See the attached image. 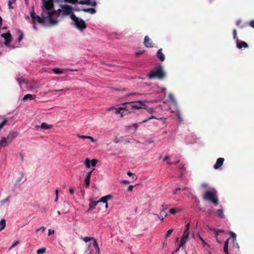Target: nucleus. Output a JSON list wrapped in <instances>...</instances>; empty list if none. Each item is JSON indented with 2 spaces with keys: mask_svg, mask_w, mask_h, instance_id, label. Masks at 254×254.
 <instances>
[{
  "mask_svg": "<svg viewBox=\"0 0 254 254\" xmlns=\"http://www.w3.org/2000/svg\"><path fill=\"white\" fill-rule=\"evenodd\" d=\"M157 119V118L156 117H155V116H151V117H150L149 118H148L147 119H145L144 120H143V121L141 122V123H146L147 122V121L150 120L151 119Z\"/></svg>",
  "mask_w": 254,
  "mask_h": 254,
  "instance_id": "obj_36",
  "label": "nucleus"
},
{
  "mask_svg": "<svg viewBox=\"0 0 254 254\" xmlns=\"http://www.w3.org/2000/svg\"><path fill=\"white\" fill-rule=\"evenodd\" d=\"M173 231V229H169L166 233L165 235V238H168L172 233Z\"/></svg>",
  "mask_w": 254,
  "mask_h": 254,
  "instance_id": "obj_35",
  "label": "nucleus"
},
{
  "mask_svg": "<svg viewBox=\"0 0 254 254\" xmlns=\"http://www.w3.org/2000/svg\"><path fill=\"white\" fill-rule=\"evenodd\" d=\"M233 247L237 248L238 249H239L240 247L238 243L236 241L233 242Z\"/></svg>",
  "mask_w": 254,
  "mask_h": 254,
  "instance_id": "obj_48",
  "label": "nucleus"
},
{
  "mask_svg": "<svg viewBox=\"0 0 254 254\" xmlns=\"http://www.w3.org/2000/svg\"><path fill=\"white\" fill-rule=\"evenodd\" d=\"M41 16L42 17H41L37 15L34 19H32L31 23L38 22L42 25H44L45 24L46 19H48L47 17V14H46L44 11H42L41 13Z\"/></svg>",
  "mask_w": 254,
  "mask_h": 254,
  "instance_id": "obj_7",
  "label": "nucleus"
},
{
  "mask_svg": "<svg viewBox=\"0 0 254 254\" xmlns=\"http://www.w3.org/2000/svg\"><path fill=\"white\" fill-rule=\"evenodd\" d=\"M229 234H230V235L231 236V237L233 239V242L236 241V234L234 232H232V231H230Z\"/></svg>",
  "mask_w": 254,
  "mask_h": 254,
  "instance_id": "obj_32",
  "label": "nucleus"
},
{
  "mask_svg": "<svg viewBox=\"0 0 254 254\" xmlns=\"http://www.w3.org/2000/svg\"><path fill=\"white\" fill-rule=\"evenodd\" d=\"M144 45L147 48H152L153 47L152 42L150 39L149 38L148 36H145L144 38Z\"/></svg>",
  "mask_w": 254,
  "mask_h": 254,
  "instance_id": "obj_12",
  "label": "nucleus"
},
{
  "mask_svg": "<svg viewBox=\"0 0 254 254\" xmlns=\"http://www.w3.org/2000/svg\"><path fill=\"white\" fill-rule=\"evenodd\" d=\"M242 21L241 20H238L236 22V25L237 26H239L240 24H241Z\"/></svg>",
  "mask_w": 254,
  "mask_h": 254,
  "instance_id": "obj_62",
  "label": "nucleus"
},
{
  "mask_svg": "<svg viewBox=\"0 0 254 254\" xmlns=\"http://www.w3.org/2000/svg\"><path fill=\"white\" fill-rule=\"evenodd\" d=\"M165 72L163 70L161 65L157 67L155 69L150 71L148 75L149 79L158 78L159 79H162L165 76Z\"/></svg>",
  "mask_w": 254,
  "mask_h": 254,
  "instance_id": "obj_4",
  "label": "nucleus"
},
{
  "mask_svg": "<svg viewBox=\"0 0 254 254\" xmlns=\"http://www.w3.org/2000/svg\"><path fill=\"white\" fill-rule=\"evenodd\" d=\"M133 187H134L133 186H131V185L129 186L128 187V188H127V191H132Z\"/></svg>",
  "mask_w": 254,
  "mask_h": 254,
  "instance_id": "obj_52",
  "label": "nucleus"
},
{
  "mask_svg": "<svg viewBox=\"0 0 254 254\" xmlns=\"http://www.w3.org/2000/svg\"><path fill=\"white\" fill-rule=\"evenodd\" d=\"M19 243V242L18 241H16V242H15L12 245V246L10 247V249H12L14 247H15L16 246H17L18 244Z\"/></svg>",
  "mask_w": 254,
  "mask_h": 254,
  "instance_id": "obj_53",
  "label": "nucleus"
},
{
  "mask_svg": "<svg viewBox=\"0 0 254 254\" xmlns=\"http://www.w3.org/2000/svg\"><path fill=\"white\" fill-rule=\"evenodd\" d=\"M77 136L78 138L82 139H87L88 138V136L86 135L77 134Z\"/></svg>",
  "mask_w": 254,
  "mask_h": 254,
  "instance_id": "obj_47",
  "label": "nucleus"
},
{
  "mask_svg": "<svg viewBox=\"0 0 254 254\" xmlns=\"http://www.w3.org/2000/svg\"><path fill=\"white\" fill-rule=\"evenodd\" d=\"M122 183L124 184H128L129 183V182L126 180H124L122 181Z\"/></svg>",
  "mask_w": 254,
  "mask_h": 254,
  "instance_id": "obj_59",
  "label": "nucleus"
},
{
  "mask_svg": "<svg viewBox=\"0 0 254 254\" xmlns=\"http://www.w3.org/2000/svg\"><path fill=\"white\" fill-rule=\"evenodd\" d=\"M88 139H90L91 140V141L93 142H95L96 141V140L94 139L92 137L90 136H88Z\"/></svg>",
  "mask_w": 254,
  "mask_h": 254,
  "instance_id": "obj_60",
  "label": "nucleus"
},
{
  "mask_svg": "<svg viewBox=\"0 0 254 254\" xmlns=\"http://www.w3.org/2000/svg\"><path fill=\"white\" fill-rule=\"evenodd\" d=\"M17 135V133L15 131H10L8 134L7 137H6V140L8 141V143H10L11 142L13 139L16 137Z\"/></svg>",
  "mask_w": 254,
  "mask_h": 254,
  "instance_id": "obj_15",
  "label": "nucleus"
},
{
  "mask_svg": "<svg viewBox=\"0 0 254 254\" xmlns=\"http://www.w3.org/2000/svg\"><path fill=\"white\" fill-rule=\"evenodd\" d=\"M216 214L219 217L221 218H224V211L222 209H218L216 212Z\"/></svg>",
  "mask_w": 254,
  "mask_h": 254,
  "instance_id": "obj_23",
  "label": "nucleus"
},
{
  "mask_svg": "<svg viewBox=\"0 0 254 254\" xmlns=\"http://www.w3.org/2000/svg\"><path fill=\"white\" fill-rule=\"evenodd\" d=\"M131 102H126L122 105V106L120 107V109H121L123 111L125 112V114H123V113H122L121 114V117H123L124 115H127V114H131V113H134L133 111H132L131 110L132 109Z\"/></svg>",
  "mask_w": 254,
  "mask_h": 254,
  "instance_id": "obj_6",
  "label": "nucleus"
},
{
  "mask_svg": "<svg viewBox=\"0 0 254 254\" xmlns=\"http://www.w3.org/2000/svg\"><path fill=\"white\" fill-rule=\"evenodd\" d=\"M42 11L47 14L50 24L52 25L57 24L59 21L57 19L53 18V16L55 15L54 10L50 11L54 8V0H43Z\"/></svg>",
  "mask_w": 254,
  "mask_h": 254,
  "instance_id": "obj_1",
  "label": "nucleus"
},
{
  "mask_svg": "<svg viewBox=\"0 0 254 254\" xmlns=\"http://www.w3.org/2000/svg\"><path fill=\"white\" fill-rule=\"evenodd\" d=\"M8 142L6 137H3L0 141V147L6 146V143Z\"/></svg>",
  "mask_w": 254,
  "mask_h": 254,
  "instance_id": "obj_21",
  "label": "nucleus"
},
{
  "mask_svg": "<svg viewBox=\"0 0 254 254\" xmlns=\"http://www.w3.org/2000/svg\"><path fill=\"white\" fill-rule=\"evenodd\" d=\"M60 9L58 10H54V13L57 17L60 15H69L71 18V15L74 14L73 13V8L68 4H61L60 5Z\"/></svg>",
  "mask_w": 254,
  "mask_h": 254,
  "instance_id": "obj_2",
  "label": "nucleus"
},
{
  "mask_svg": "<svg viewBox=\"0 0 254 254\" xmlns=\"http://www.w3.org/2000/svg\"><path fill=\"white\" fill-rule=\"evenodd\" d=\"M53 71L57 74H61L63 73V71L62 69L60 68H54L53 69Z\"/></svg>",
  "mask_w": 254,
  "mask_h": 254,
  "instance_id": "obj_26",
  "label": "nucleus"
},
{
  "mask_svg": "<svg viewBox=\"0 0 254 254\" xmlns=\"http://www.w3.org/2000/svg\"><path fill=\"white\" fill-rule=\"evenodd\" d=\"M224 159L223 158L220 157L217 159L216 163L214 165V168L215 169H218L221 167L224 163Z\"/></svg>",
  "mask_w": 254,
  "mask_h": 254,
  "instance_id": "obj_14",
  "label": "nucleus"
},
{
  "mask_svg": "<svg viewBox=\"0 0 254 254\" xmlns=\"http://www.w3.org/2000/svg\"><path fill=\"white\" fill-rule=\"evenodd\" d=\"M20 34L17 39V41L19 42H20L22 41V40L24 37V34L21 31H20Z\"/></svg>",
  "mask_w": 254,
  "mask_h": 254,
  "instance_id": "obj_40",
  "label": "nucleus"
},
{
  "mask_svg": "<svg viewBox=\"0 0 254 254\" xmlns=\"http://www.w3.org/2000/svg\"><path fill=\"white\" fill-rule=\"evenodd\" d=\"M233 38L234 39H237V40L238 39H237V31L236 29L233 30Z\"/></svg>",
  "mask_w": 254,
  "mask_h": 254,
  "instance_id": "obj_44",
  "label": "nucleus"
},
{
  "mask_svg": "<svg viewBox=\"0 0 254 254\" xmlns=\"http://www.w3.org/2000/svg\"><path fill=\"white\" fill-rule=\"evenodd\" d=\"M189 231H187V230L185 229V230L184 232L183 235L187 236V237H189Z\"/></svg>",
  "mask_w": 254,
  "mask_h": 254,
  "instance_id": "obj_56",
  "label": "nucleus"
},
{
  "mask_svg": "<svg viewBox=\"0 0 254 254\" xmlns=\"http://www.w3.org/2000/svg\"><path fill=\"white\" fill-rule=\"evenodd\" d=\"M107 201H108V200L106 199V198L105 197V196L102 197L99 200H98V201H99V202H102L105 203H107Z\"/></svg>",
  "mask_w": 254,
  "mask_h": 254,
  "instance_id": "obj_41",
  "label": "nucleus"
},
{
  "mask_svg": "<svg viewBox=\"0 0 254 254\" xmlns=\"http://www.w3.org/2000/svg\"><path fill=\"white\" fill-rule=\"evenodd\" d=\"M147 111H148V113H149L150 114H151V113H153L155 112V110H154V109L153 108H148V109H147Z\"/></svg>",
  "mask_w": 254,
  "mask_h": 254,
  "instance_id": "obj_50",
  "label": "nucleus"
},
{
  "mask_svg": "<svg viewBox=\"0 0 254 254\" xmlns=\"http://www.w3.org/2000/svg\"><path fill=\"white\" fill-rule=\"evenodd\" d=\"M93 171H89L88 172L86 175V178H90V177H91V174H92V172Z\"/></svg>",
  "mask_w": 254,
  "mask_h": 254,
  "instance_id": "obj_51",
  "label": "nucleus"
},
{
  "mask_svg": "<svg viewBox=\"0 0 254 254\" xmlns=\"http://www.w3.org/2000/svg\"><path fill=\"white\" fill-rule=\"evenodd\" d=\"M93 247L96 249L98 248L99 247H98V244H97V241L95 240V239H94L93 240Z\"/></svg>",
  "mask_w": 254,
  "mask_h": 254,
  "instance_id": "obj_45",
  "label": "nucleus"
},
{
  "mask_svg": "<svg viewBox=\"0 0 254 254\" xmlns=\"http://www.w3.org/2000/svg\"><path fill=\"white\" fill-rule=\"evenodd\" d=\"M65 2L71 3V4H76L78 3V0H64Z\"/></svg>",
  "mask_w": 254,
  "mask_h": 254,
  "instance_id": "obj_31",
  "label": "nucleus"
},
{
  "mask_svg": "<svg viewBox=\"0 0 254 254\" xmlns=\"http://www.w3.org/2000/svg\"><path fill=\"white\" fill-rule=\"evenodd\" d=\"M203 199L211 202L215 205L218 204V199L216 194V191L214 189L205 191L203 194Z\"/></svg>",
  "mask_w": 254,
  "mask_h": 254,
  "instance_id": "obj_3",
  "label": "nucleus"
},
{
  "mask_svg": "<svg viewBox=\"0 0 254 254\" xmlns=\"http://www.w3.org/2000/svg\"><path fill=\"white\" fill-rule=\"evenodd\" d=\"M132 109H147V106L144 104V102L141 101H137L131 102Z\"/></svg>",
  "mask_w": 254,
  "mask_h": 254,
  "instance_id": "obj_8",
  "label": "nucleus"
},
{
  "mask_svg": "<svg viewBox=\"0 0 254 254\" xmlns=\"http://www.w3.org/2000/svg\"><path fill=\"white\" fill-rule=\"evenodd\" d=\"M0 225L1 226V228L0 229V231L4 229L6 226V221L5 220L3 219H1L0 221Z\"/></svg>",
  "mask_w": 254,
  "mask_h": 254,
  "instance_id": "obj_24",
  "label": "nucleus"
},
{
  "mask_svg": "<svg viewBox=\"0 0 254 254\" xmlns=\"http://www.w3.org/2000/svg\"><path fill=\"white\" fill-rule=\"evenodd\" d=\"M98 203H99V201H95L92 199H90L89 207L87 210V212H89L92 211L95 208Z\"/></svg>",
  "mask_w": 254,
  "mask_h": 254,
  "instance_id": "obj_11",
  "label": "nucleus"
},
{
  "mask_svg": "<svg viewBox=\"0 0 254 254\" xmlns=\"http://www.w3.org/2000/svg\"><path fill=\"white\" fill-rule=\"evenodd\" d=\"M122 110L121 109H120V107L118 108H117L116 109V114H118L121 113V111Z\"/></svg>",
  "mask_w": 254,
  "mask_h": 254,
  "instance_id": "obj_57",
  "label": "nucleus"
},
{
  "mask_svg": "<svg viewBox=\"0 0 254 254\" xmlns=\"http://www.w3.org/2000/svg\"><path fill=\"white\" fill-rule=\"evenodd\" d=\"M46 252V249L45 248H41L39 249L37 251V253L38 254H42Z\"/></svg>",
  "mask_w": 254,
  "mask_h": 254,
  "instance_id": "obj_37",
  "label": "nucleus"
},
{
  "mask_svg": "<svg viewBox=\"0 0 254 254\" xmlns=\"http://www.w3.org/2000/svg\"><path fill=\"white\" fill-rule=\"evenodd\" d=\"M207 186H208V185H207V184H206V183H202V184H201V187H202V188H207Z\"/></svg>",
  "mask_w": 254,
  "mask_h": 254,
  "instance_id": "obj_61",
  "label": "nucleus"
},
{
  "mask_svg": "<svg viewBox=\"0 0 254 254\" xmlns=\"http://www.w3.org/2000/svg\"><path fill=\"white\" fill-rule=\"evenodd\" d=\"M71 19L74 21L76 27L80 31H82L86 28L87 25L85 21L82 19L77 17L75 14L71 15Z\"/></svg>",
  "mask_w": 254,
  "mask_h": 254,
  "instance_id": "obj_5",
  "label": "nucleus"
},
{
  "mask_svg": "<svg viewBox=\"0 0 254 254\" xmlns=\"http://www.w3.org/2000/svg\"><path fill=\"white\" fill-rule=\"evenodd\" d=\"M52 127V125H48L45 123H42L41 125V128L42 129H47L51 128Z\"/></svg>",
  "mask_w": 254,
  "mask_h": 254,
  "instance_id": "obj_22",
  "label": "nucleus"
},
{
  "mask_svg": "<svg viewBox=\"0 0 254 254\" xmlns=\"http://www.w3.org/2000/svg\"><path fill=\"white\" fill-rule=\"evenodd\" d=\"M33 25V27L34 28V29L35 30H37V27L36 25V23L35 22H34V23H31Z\"/></svg>",
  "mask_w": 254,
  "mask_h": 254,
  "instance_id": "obj_64",
  "label": "nucleus"
},
{
  "mask_svg": "<svg viewBox=\"0 0 254 254\" xmlns=\"http://www.w3.org/2000/svg\"><path fill=\"white\" fill-rule=\"evenodd\" d=\"M94 239L92 237H86L83 238V240L86 242H88L91 240H93Z\"/></svg>",
  "mask_w": 254,
  "mask_h": 254,
  "instance_id": "obj_42",
  "label": "nucleus"
},
{
  "mask_svg": "<svg viewBox=\"0 0 254 254\" xmlns=\"http://www.w3.org/2000/svg\"><path fill=\"white\" fill-rule=\"evenodd\" d=\"M156 56L161 62H163L165 59V55L162 53V49H160L158 51Z\"/></svg>",
  "mask_w": 254,
  "mask_h": 254,
  "instance_id": "obj_16",
  "label": "nucleus"
},
{
  "mask_svg": "<svg viewBox=\"0 0 254 254\" xmlns=\"http://www.w3.org/2000/svg\"><path fill=\"white\" fill-rule=\"evenodd\" d=\"M54 230H51V229H49L48 230V236H50L52 234H54Z\"/></svg>",
  "mask_w": 254,
  "mask_h": 254,
  "instance_id": "obj_58",
  "label": "nucleus"
},
{
  "mask_svg": "<svg viewBox=\"0 0 254 254\" xmlns=\"http://www.w3.org/2000/svg\"><path fill=\"white\" fill-rule=\"evenodd\" d=\"M104 196H105V197L106 198V199H107V200L110 199L112 198V197H113L112 195L111 194H108V195H107Z\"/></svg>",
  "mask_w": 254,
  "mask_h": 254,
  "instance_id": "obj_54",
  "label": "nucleus"
},
{
  "mask_svg": "<svg viewBox=\"0 0 254 254\" xmlns=\"http://www.w3.org/2000/svg\"><path fill=\"white\" fill-rule=\"evenodd\" d=\"M16 80L20 85L24 83L27 84L28 83V80L24 79L23 77L17 78Z\"/></svg>",
  "mask_w": 254,
  "mask_h": 254,
  "instance_id": "obj_20",
  "label": "nucleus"
},
{
  "mask_svg": "<svg viewBox=\"0 0 254 254\" xmlns=\"http://www.w3.org/2000/svg\"><path fill=\"white\" fill-rule=\"evenodd\" d=\"M35 98H36V95L27 94L24 96V97L23 98V100L25 101H26L28 99L30 100H33V99H34Z\"/></svg>",
  "mask_w": 254,
  "mask_h": 254,
  "instance_id": "obj_18",
  "label": "nucleus"
},
{
  "mask_svg": "<svg viewBox=\"0 0 254 254\" xmlns=\"http://www.w3.org/2000/svg\"><path fill=\"white\" fill-rule=\"evenodd\" d=\"M188 238V237L185 236L184 235L183 236V237L181 239V243H180L179 248H184V246L185 245Z\"/></svg>",
  "mask_w": 254,
  "mask_h": 254,
  "instance_id": "obj_19",
  "label": "nucleus"
},
{
  "mask_svg": "<svg viewBox=\"0 0 254 254\" xmlns=\"http://www.w3.org/2000/svg\"><path fill=\"white\" fill-rule=\"evenodd\" d=\"M197 237L199 238V239L202 242L204 246L206 245L208 248L210 247V245L208 243H207L206 242H205V241L203 240V239L201 237V236L199 234H197Z\"/></svg>",
  "mask_w": 254,
  "mask_h": 254,
  "instance_id": "obj_25",
  "label": "nucleus"
},
{
  "mask_svg": "<svg viewBox=\"0 0 254 254\" xmlns=\"http://www.w3.org/2000/svg\"><path fill=\"white\" fill-rule=\"evenodd\" d=\"M69 89L68 88H65L62 89H55L54 90L55 92H66L68 91Z\"/></svg>",
  "mask_w": 254,
  "mask_h": 254,
  "instance_id": "obj_39",
  "label": "nucleus"
},
{
  "mask_svg": "<svg viewBox=\"0 0 254 254\" xmlns=\"http://www.w3.org/2000/svg\"><path fill=\"white\" fill-rule=\"evenodd\" d=\"M169 213L171 214H175L176 210L174 208H172L169 210Z\"/></svg>",
  "mask_w": 254,
  "mask_h": 254,
  "instance_id": "obj_43",
  "label": "nucleus"
},
{
  "mask_svg": "<svg viewBox=\"0 0 254 254\" xmlns=\"http://www.w3.org/2000/svg\"><path fill=\"white\" fill-rule=\"evenodd\" d=\"M224 252H228V245H227L226 244L224 245Z\"/></svg>",
  "mask_w": 254,
  "mask_h": 254,
  "instance_id": "obj_49",
  "label": "nucleus"
},
{
  "mask_svg": "<svg viewBox=\"0 0 254 254\" xmlns=\"http://www.w3.org/2000/svg\"><path fill=\"white\" fill-rule=\"evenodd\" d=\"M69 192L71 194H73L74 192V190L72 188H70L69 189Z\"/></svg>",
  "mask_w": 254,
  "mask_h": 254,
  "instance_id": "obj_63",
  "label": "nucleus"
},
{
  "mask_svg": "<svg viewBox=\"0 0 254 254\" xmlns=\"http://www.w3.org/2000/svg\"><path fill=\"white\" fill-rule=\"evenodd\" d=\"M1 36L5 40L4 42V45L8 46L12 40V36L9 31H8L6 33L2 34Z\"/></svg>",
  "mask_w": 254,
  "mask_h": 254,
  "instance_id": "obj_9",
  "label": "nucleus"
},
{
  "mask_svg": "<svg viewBox=\"0 0 254 254\" xmlns=\"http://www.w3.org/2000/svg\"><path fill=\"white\" fill-rule=\"evenodd\" d=\"M98 162V160L96 159H92L90 161V165L92 167H95L97 163Z\"/></svg>",
  "mask_w": 254,
  "mask_h": 254,
  "instance_id": "obj_33",
  "label": "nucleus"
},
{
  "mask_svg": "<svg viewBox=\"0 0 254 254\" xmlns=\"http://www.w3.org/2000/svg\"><path fill=\"white\" fill-rule=\"evenodd\" d=\"M84 164L87 168H89L90 167V160L89 158H87L85 160Z\"/></svg>",
  "mask_w": 254,
  "mask_h": 254,
  "instance_id": "obj_30",
  "label": "nucleus"
},
{
  "mask_svg": "<svg viewBox=\"0 0 254 254\" xmlns=\"http://www.w3.org/2000/svg\"><path fill=\"white\" fill-rule=\"evenodd\" d=\"M78 3L80 4H86L93 7L96 6L97 4L95 0L90 1V0H78Z\"/></svg>",
  "mask_w": 254,
  "mask_h": 254,
  "instance_id": "obj_10",
  "label": "nucleus"
},
{
  "mask_svg": "<svg viewBox=\"0 0 254 254\" xmlns=\"http://www.w3.org/2000/svg\"><path fill=\"white\" fill-rule=\"evenodd\" d=\"M90 179L86 178H85V184L86 188L89 187L90 184Z\"/></svg>",
  "mask_w": 254,
  "mask_h": 254,
  "instance_id": "obj_34",
  "label": "nucleus"
},
{
  "mask_svg": "<svg viewBox=\"0 0 254 254\" xmlns=\"http://www.w3.org/2000/svg\"><path fill=\"white\" fill-rule=\"evenodd\" d=\"M16 0H9L8 1V6L9 9H13V7L12 6V4L15 2Z\"/></svg>",
  "mask_w": 254,
  "mask_h": 254,
  "instance_id": "obj_28",
  "label": "nucleus"
},
{
  "mask_svg": "<svg viewBox=\"0 0 254 254\" xmlns=\"http://www.w3.org/2000/svg\"><path fill=\"white\" fill-rule=\"evenodd\" d=\"M32 10L30 12V16L32 19H34V18L37 15L34 11V6H32Z\"/></svg>",
  "mask_w": 254,
  "mask_h": 254,
  "instance_id": "obj_29",
  "label": "nucleus"
},
{
  "mask_svg": "<svg viewBox=\"0 0 254 254\" xmlns=\"http://www.w3.org/2000/svg\"><path fill=\"white\" fill-rule=\"evenodd\" d=\"M213 230L215 232V238H216V241L219 243V244H221V241L219 240L218 238V236L219 235V232H217V229H213Z\"/></svg>",
  "mask_w": 254,
  "mask_h": 254,
  "instance_id": "obj_27",
  "label": "nucleus"
},
{
  "mask_svg": "<svg viewBox=\"0 0 254 254\" xmlns=\"http://www.w3.org/2000/svg\"><path fill=\"white\" fill-rule=\"evenodd\" d=\"M249 25L251 27L254 28V20L251 21Z\"/></svg>",
  "mask_w": 254,
  "mask_h": 254,
  "instance_id": "obj_55",
  "label": "nucleus"
},
{
  "mask_svg": "<svg viewBox=\"0 0 254 254\" xmlns=\"http://www.w3.org/2000/svg\"><path fill=\"white\" fill-rule=\"evenodd\" d=\"M8 122V120L7 119H4L3 121L0 124V127L2 128L5 126L6 123Z\"/></svg>",
  "mask_w": 254,
  "mask_h": 254,
  "instance_id": "obj_38",
  "label": "nucleus"
},
{
  "mask_svg": "<svg viewBox=\"0 0 254 254\" xmlns=\"http://www.w3.org/2000/svg\"><path fill=\"white\" fill-rule=\"evenodd\" d=\"M236 42H237V47L239 49H241L242 48H248V47H249L248 44L244 41H241V40L237 39Z\"/></svg>",
  "mask_w": 254,
  "mask_h": 254,
  "instance_id": "obj_13",
  "label": "nucleus"
},
{
  "mask_svg": "<svg viewBox=\"0 0 254 254\" xmlns=\"http://www.w3.org/2000/svg\"><path fill=\"white\" fill-rule=\"evenodd\" d=\"M81 10L85 12H88L91 14H95L96 12V10L94 8H82Z\"/></svg>",
  "mask_w": 254,
  "mask_h": 254,
  "instance_id": "obj_17",
  "label": "nucleus"
},
{
  "mask_svg": "<svg viewBox=\"0 0 254 254\" xmlns=\"http://www.w3.org/2000/svg\"><path fill=\"white\" fill-rule=\"evenodd\" d=\"M45 230V227L44 226H42V227H40L39 228H38L36 231V232H38L40 231H42V232H44Z\"/></svg>",
  "mask_w": 254,
  "mask_h": 254,
  "instance_id": "obj_46",
  "label": "nucleus"
}]
</instances>
